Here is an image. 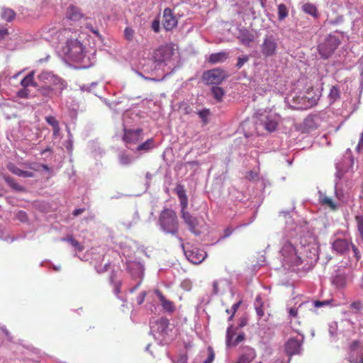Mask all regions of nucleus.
<instances>
[{"label":"nucleus","mask_w":363,"mask_h":363,"mask_svg":"<svg viewBox=\"0 0 363 363\" xmlns=\"http://www.w3.org/2000/svg\"><path fill=\"white\" fill-rule=\"evenodd\" d=\"M181 216L184 223L188 226L189 230L194 235H199L200 231L197 230L198 220L192 216L189 211L181 212Z\"/></svg>","instance_id":"11"},{"label":"nucleus","mask_w":363,"mask_h":363,"mask_svg":"<svg viewBox=\"0 0 363 363\" xmlns=\"http://www.w3.org/2000/svg\"><path fill=\"white\" fill-rule=\"evenodd\" d=\"M38 78L40 81H42L43 82H52L54 84H60V89H63L66 84H65V82L62 80L60 78L56 77L54 75H52L50 72H42L38 76Z\"/></svg>","instance_id":"17"},{"label":"nucleus","mask_w":363,"mask_h":363,"mask_svg":"<svg viewBox=\"0 0 363 363\" xmlns=\"http://www.w3.org/2000/svg\"><path fill=\"white\" fill-rule=\"evenodd\" d=\"M154 146V140L152 139H148L145 143L138 146V151H148L152 149Z\"/></svg>","instance_id":"35"},{"label":"nucleus","mask_w":363,"mask_h":363,"mask_svg":"<svg viewBox=\"0 0 363 363\" xmlns=\"http://www.w3.org/2000/svg\"><path fill=\"white\" fill-rule=\"evenodd\" d=\"M241 303H242V300L240 299L236 303L233 305V306L231 308L232 315L228 318L229 320H230L234 316L235 313H236L238 308H239V306H240Z\"/></svg>","instance_id":"50"},{"label":"nucleus","mask_w":363,"mask_h":363,"mask_svg":"<svg viewBox=\"0 0 363 363\" xmlns=\"http://www.w3.org/2000/svg\"><path fill=\"white\" fill-rule=\"evenodd\" d=\"M215 357V353L211 347H208L207 349V358L203 361V363H212Z\"/></svg>","instance_id":"39"},{"label":"nucleus","mask_w":363,"mask_h":363,"mask_svg":"<svg viewBox=\"0 0 363 363\" xmlns=\"http://www.w3.org/2000/svg\"><path fill=\"white\" fill-rule=\"evenodd\" d=\"M186 258L193 264H199L203 262L207 256L206 252L197 247H191V249H185L182 245Z\"/></svg>","instance_id":"10"},{"label":"nucleus","mask_w":363,"mask_h":363,"mask_svg":"<svg viewBox=\"0 0 363 363\" xmlns=\"http://www.w3.org/2000/svg\"><path fill=\"white\" fill-rule=\"evenodd\" d=\"M264 128L269 133L274 131L277 128V123L271 118H266L263 122Z\"/></svg>","instance_id":"32"},{"label":"nucleus","mask_w":363,"mask_h":363,"mask_svg":"<svg viewBox=\"0 0 363 363\" xmlns=\"http://www.w3.org/2000/svg\"><path fill=\"white\" fill-rule=\"evenodd\" d=\"M278 19L279 21H283L289 15V9L286 6L285 4H281L278 6Z\"/></svg>","instance_id":"33"},{"label":"nucleus","mask_w":363,"mask_h":363,"mask_svg":"<svg viewBox=\"0 0 363 363\" xmlns=\"http://www.w3.org/2000/svg\"><path fill=\"white\" fill-rule=\"evenodd\" d=\"M301 343L296 339L291 338L285 344V351L289 356L299 354Z\"/></svg>","instance_id":"15"},{"label":"nucleus","mask_w":363,"mask_h":363,"mask_svg":"<svg viewBox=\"0 0 363 363\" xmlns=\"http://www.w3.org/2000/svg\"><path fill=\"white\" fill-rule=\"evenodd\" d=\"M278 50L277 38L273 35H266L260 45V51L264 57L276 55Z\"/></svg>","instance_id":"7"},{"label":"nucleus","mask_w":363,"mask_h":363,"mask_svg":"<svg viewBox=\"0 0 363 363\" xmlns=\"http://www.w3.org/2000/svg\"><path fill=\"white\" fill-rule=\"evenodd\" d=\"M23 87L28 88L29 86L36 87L38 85L34 81V72H30L21 82Z\"/></svg>","instance_id":"28"},{"label":"nucleus","mask_w":363,"mask_h":363,"mask_svg":"<svg viewBox=\"0 0 363 363\" xmlns=\"http://www.w3.org/2000/svg\"><path fill=\"white\" fill-rule=\"evenodd\" d=\"M240 41L242 44L250 46V43H252L255 40L254 35L247 30H244L240 32V35L238 36Z\"/></svg>","instance_id":"24"},{"label":"nucleus","mask_w":363,"mask_h":363,"mask_svg":"<svg viewBox=\"0 0 363 363\" xmlns=\"http://www.w3.org/2000/svg\"><path fill=\"white\" fill-rule=\"evenodd\" d=\"M140 283H138L134 288H133L131 290H130V292L133 293L140 286Z\"/></svg>","instance_id":"60"},{"label":"nucleus","mask_w":363,"mask_h":363,"mask_svg":"<svg viewBox=\"0 0 363 363\" xmlns=\"http://www.w3.org/2000/svg\"><path fill=\"white\" fill-rule=\"evenodd\" d=\"M30 91L28 88L23 87L17 92V96L22 99H28L29 97Z\"/></svg>","instance_id":"40"},{"label":"nucleus","mask_w":363,"mask_h":363,"mask_svg":"<svg viewBox=\"0 0 363 363\" xmlns=\"http://www.w3.org/2000/svg\"><path fill=\"white\" fill-rule=\"evenodd\" d=\"M52 129H53V135L55 137H57V135H59L60 132V125H57V126L52 128Z\"/></svg>","instance_id":"57"},{"label":"nucleus","mask_w":363,"mask_h":363,"mask_svg":"<svg viewBox=\"0 0 363 363\" xmlns=\"http://www.w3.org/2000/svg\"><path fill=\"white\" fill-rule=\"evenodd\" d=\"M225 58H226L225 52H220L213 53V54L210 55L208 61V62H210L211 64H216V63L224 61L225 60Z\"/></svg>","instance_id":"30"},{"label":"nucleus","mask_w":363,"mask_h":363,"mask_svg":"<svg viewBox=\"0 0 363 363\" xmlns=\"http://www.w3.org/2000/svg\"><path fill=\"white\" fill-rule=\"evenodd\" d=\"M256 357L255 352L250 347L245 349V352L240 354L236 363H250Z\"/></svg>","instance_id":"22"},{"label":"nucleus","mask_w":363,"mask_h":363,"mask_svg":"<svg viewBox=\"0 0 363 363\" xmlns=\"http://www.w3.org/2000/svg\"><path fill=\"white\" fill-rule=\"evenodd\" d=\"M119 161L122 165H128L131 163L132 159L127 154L122 153L119 157Z\"/></svg>","instance_id":"38"},{"label":"nucleus","mask_w":363,"mask_h":363,"mask_svg":"<svg viewBox=\"0 0 363 363\" xmlns=\"http://www.w3.org/2000/svg\"><path fill=\"white\" fill-rule=\"evenodd\" d=\"M355 221L357 223V227L358 232L360 234L361 238L363 242V216H356Z\"/></svg>","instance_id":"37"},{"label":"nucleus","mask_w":363,"mask_h":363,"mask_svg":"<svg viewBox=\"0 0 363 363\" xmlns=\"http://www.w3.org/2000/svg\"><path fill=\"white\" fill-rule=\"evenodd\" d=\"M9 33V30L6 27L0 26V40L4 39Z\"/></svg>","instance_id":"51"},{"label":"nucleus","mask_w":363,"mask_h":363,"mask_svg":"<svg viewBox=\"0 0 363 363\" xmlns=\"http://www.w3.org/2000/svg\"><path fill=\"white\" fill-rule=\"evenodd\" d=\"M340 98V91L337 86H333L328 94V99L331 104Z\"/></svg>","instance_id":"31"},{"label":"nucleus","mask_w":363,"mask_h":363,"mask_svg":"<svg viewBox=\"0 0 363 363\" xmlns=\"http://www.w3.org/2000/svg\"><path fill=\"white\" fill-rule=\"evenodd\" d=\"M30 169H34V170H37V169H35L34 167H30Z\"/></svg>","instance_id":"64"},{"label":"nucleus","mask_w":363,"mask_h":363,"mask_svg":"<svg viewBox=\"0 0 363 363\" xmlns=\"http://www.w3.org/2000/svg\"><path fill=\"white\" fill-rule=\"evenodd\" d=\"M320 96L319 91L314 90L313 87L307 89L306 95L303 98L304 101H307V106L312 107L317 104Z\"/></svg>","instance_id":"14"},{"label":"nucleus","mask_w":363,"mask_h":363,"mask_svg":"<svg viewBox=\"0 0 363 363\" xmlns=\"http://www.w3.org/2000/svg\"><path fill=\"white\" fill-rule=\"evenodd\" d=\"M350 243L346 239H337L333 243V249L340 254L349 251Z\"/></svg>","instance_id":"19"},{"label":"nucleus","mask_w":363,"mask_h":363,"mask_svg":"<svg viewBox=\"0 0 363 363\" xmlns=\"http://www.w3.org/2000/svg\"><path fill=\"white\" fill-rule=\"evenodd\" d=\"M246 178L250 181H255L259 179V176L256 172L250 171L247 173Z\"/></svg>","instance_id":"45"},{"label":"nucleus","mask_w":363,"mask_h":363,"mask_svg":"<svg viewBox=\"0 0 363 363\" xmlns=\"http://www.w3.org/2000/svg\"><path fill=\"white\" fill-rule=\"evenodd\" d=\"M289 313L291 317L296 318L298 315V310L295 308H291L289 310Z\"/></svg>","instance_id":"55"},{"label":"nucleus","mask_w":363,"mask_h":363,"mask_svg":"<svg viewBox=\"0 0 363 363\" xmlns=\"http://www.w3.org/2000/svg\"><path fill=\"white\" fill-rule=\"evenodd\" d=\"M362 149H363V133H361L358 145L356 147V150H357V152H360Z\"/></svg>","instance_id":"53"},{"label":"nucleus","mask_w":363,"mask_h":363,"mask_svg":"<svg viewBox=\"0 0 363 363\" xmlns=\"http://www.w3.org/2000/svg\"><path fill=\"white\" fill-rule=\"evenodd\" d=\"M347 359L350 363H363V342L355 340L350 343Z\"/></svg>","instance_id":"5"},{"label":"nucleus","mask_w":363,"mask_h":363,"mask_svg":"<svg viewBox=\"0 0 363 363\" xmlns=\"http://www.w3.org/2000/svg\"><path fill=\"white\" fill-rule=\"evenodd\" d=\"M174 54V49L170 45H164L156 49L152 55L154 61L158 64L169 62Z\"/></svg>","instance_id":"8"},{"label":"nucleus","mask_w":363,"mask_h":363,"mask_svg":"<svg viewBox=\"0 0 363 363\" xmlns=\"http://www.w3.org/2000/svg\"><path fill=\"white\" fill-rule=\"evenodd\" d=\"M225 78V72L220 69H213L204 72L202 79L207 84H218Z\"/></svg>","instance_id":"9"},{"label":"nucleus","mask_w":363,"mask_h":363,"mask_svg":"<svg viewBox=\"0 0 363 363\" xmlns=\"http://www.w3.org/2000/svg\"><path fill=\"white\" fill-rule=\"evenodd\" d=\"M255 309H256V312H257V315H258L259 317L263 316V315H264V311H263V310H262V306H256Z\"/></svg>","instance_id":"56"},{"label":"nucleus","mask_w":363,"mask_h":363,"mask_svg":"<svg viewBox=\"0 0 363 363\" xmlns=\"http://www.w3.org/2000/svg\"><path fill=\"white\" fill-rule=\"evenodd\" d=\"M83 18V14L82 13L80 9L73 6L70 5L66 12V18L67 20L73 21H77Z\"/></svg>","instance_id":"20"},{"label":"nucleus","mask_w":363,"mask_h":363,"mask_svg":"<svg viewBox=\"0 0 363 363\" xmlns=\"http://www.w3.org/2000/svg\"><path fill=\"white\" fill-rule=\"evenodd\" d=\"M340 41L335 35H329L325 40L318 45V50L319 54L324 59L328 58L340 45Z\"/></svg>","instance_id":"3"},{"label":"nucleus","mask_w":363,"mask_h":363,"mask_svg":"<svg viewBox=\"0 0 363 363\" xmlns=\"http://www.w3.org/2000/svg\"><path fill=\"white\" fill-rule=\"evenodd\" d=\"M16 218L18 220H19L21 222H26L28 218L26 213L23 211H19L16 213Z\"/></svg>","instance_id":"47"},{"label":"nucleus","mask_w":363,"mask_h":363,"mask_svg":"<svg viewBox=\"0 0 363 363\" xmlns=\"http://www.w3.org/2000/svg\"><path fill=\"white\" fill-rule=\"evenodd\" d=\"M318 201L321 205L327 206L332 210H335L337 208L333 199L320 191L318 192Z\"/></svg>","instance_id":"25"},{"label":"nucleus","mask_w":363,"mask_h":363,"mask_svg":"<svg viewBox=\"0 0 363 363\" xmlns=\"http://www.w3.org/2000/svg\"><path fill=\"white\" fill-rule=\"evenodd\" d=\"M7 169L12 174L24 178H30L34 177V173L30 171H25L19 169L13 162H9L6 164Z\"/></svg>","instance_id":"18"},{"label":"nucleus","mask_w":363,"mask_h":363,"mask_svg":"<svg viewBox=\"0 0 363 363\" xmlns=\"http://www.w3.org/2000/svg\"><path fill=\"white\" fill-rule=\"evenodd\" d=\"M249 60V57L245 55L242 57H238V62L236 65V67L240 69L241 68L243 65L247 62Z\"/></svg>","instance_id":"48"},{"label":"nucleus","mask_w":363,"mask_h":363,"mask_svg":"<svg viewBox=\"0 0 363 363\" xmlns=\"http://www.w3.org/2000/svg\"><path fill=\"white\" fill-rule=\"evenodd\" d=\"M119 292H120L119 289H118V288H116V294H118Z\"/></svg>","instance_id":"62"},{"label":"nucleus","mask_w":363,"mask_h":363,"mask_svg":"<svg viewBox=\"0 0 363 363\" xmlns=\"http://www.w3.org/2000/svg\"><path fill=\"white\" fill-rule=\"evenodd\" d=\"M199 116L203 121L204 123H207V118L210 115V111L208 109H203L199 112Z\"/></svg>","instance_id":"43"},{"label":"nucleus","mask_w":363,"mask_h":363,"mask_svg":"<svg viewBox=\"0 0 363 363\" xmlns=\"http://www.w3.org/2000/svg\"><path fill=\"white\" fill-rule=\"evenodd\" d=\"M213 292L215 294H217L218 293V281H214L213 284Z\"/></svg>","instance_id":"59"},{"label":"nucleus","mask_w":363,"mask_h":363,"mask_svg":"<svg viewBox=\"0 0 363 363\" xmlns=\"http://www.w3.org/2000/svg\"><path fill=\"white\" fill-rule=\"evenodd\" d=\"M155 294L157 296L164 310L169 313H172L175 310L174 303L167 300L160 290H156Z\"/></svg>","instance_id":"21"},{"label":"nucleus","mask_w":363,"mask_h":363,"mask_svg":"<svg viewBox=\"0 0 363 363\" xmlns=\"http://www.w3.org/2000/svg\"><path fill=\"white\" fill-rule=\"evenodd\" d=\"M146 296H147L146 291H142L141 293H140V294L136 298L137 304L141 305L144 302Z\"/></svg>","instance_id":"49"},{"label":"nucleus","mask_w":363,"mask_h":363,"mask_svg":"<svg viewBox=\"0 0 363 363\" xmlns=\"http://www.w3.org/2000/svg\"><path fill=\"white\" fill-rule=\"evenodd\" d=\"M1 18L4 21L11 22L16 18V13L11 9L3 8L1 11Z\"/></svg>","instance_id":"27"},{"label":"nucleus","mask_w":363,"mask_h":363,"mask_svg":"<svg viewBox=\"0 0 363 363\" xmlns=\"http://www.w3.org/2000/svg\"><path fill=\"white\" fill-rule=\"evenodd\" d=\"M2 178L5 181V182L14 191L18 192H24L26 191V189L24 186L20 185L16 180L11 177V176L3 174Z\"/></svg>","instance_id":"23"},{"label":"nucleus","mask_w":363,"mask_h":363,"mask_svg":"<svg viewBox=\"0 0 363 363\" xmlns=\"http://www.w3.org/2000/svg\"><path fill=\"white\" fill-rule=\"evenodd\" d=\"M57 35L59 42L65 43L62 48L64 53L74 61L80 60L83 57L84 47L78 40L77 32L69 28H62Z\"/></svg>","instance_id":"1"},{"label":"nucleus","mask_w":363,"mask_h":363,"mask_svg":"<svg viewBox=\"0 0 363 363\" xmlns=\"http://www.w3.org/2000/svg\"><path fill=\"white\" fill-rule=\"evenodd\" d=\"M84 208H78V209H75L74 211H73V216H77L79 215H80L81 213H82L84 212Z\"/></svg>","instance_id":"58"},{"label":"nucleus","mask_w":363,"mask_h":363,"mask_svg":"<svg viewBox=\"0 0 363 363\" xmlns=\"http://www.w3.org/2000/svg\"><path fill=\"white\" fill-rule=\"evenodd\" d=\"M157 330L160 334L167 333V328L169 326V320L167 318H161L158 319L155 323Z\"/></svg>","instance_id":"26"},{"label":"nucleus","mask_w":363,"mask_h":363,"mask_svg":"<svg viewBox=\"0 0 363 363\" xmlns=\"http://www.w3.org/2000/svg\"><path fill=\"white\" fill-rule=\"evenodd\" d=\"M134 31L130 28H126L124 30V36L126 40H132L133 38Z\"/></svg>","instance_id":"44"},{"label":"nucleus","mask_w":363,"mask_h":363,"mask_svg":"<svg viewBox=\"0 0 363 363\" xmlns=\"http://www.w3.org/2000/svg\"><path fill=\"white\" fill-rule=\"evenodd\" d=\"M46 122L50 125L52 128L57 126L59 125L58 121L55 118V116H48L45 117Z\"/></svg>","instance_id":"42"},{"label":"nucleus","mask_w":363,"mask_h":363,"mask_svg":"<svg viewBox=\"0 0 363 363\" xmlns=\"http://www.w3.org/2000/svg\"><path fill=\"white\" fill-rule=\"evenodd\" d=\"M247 325V318L240 319L238 326L228 328V346L236 345L245 340V333L239 330Z\"/></svg>","instance_id":"6"},{"label":"nucleus","mask_w":363,"mask_h":363,"mask_svg":"<svg viewBox=\"0 0 363 363\" xmlns=\"http://www.w3.org/2000/svg\"><path fill=\"white\" fill-rule=\"evenodd\" d=\"M259 300H260V298L259 297H257V298H256L257 303H258L259 301Z\"/></svg>","instance_id":"63"},{"label":"nucleus","mask_w":363,"mask_h":363,"mask_svg":"<svg viewBox=\"0 0 363 363\" xmlns=\"http://www.w3.org/2000/svg\"><path fill=\"white\" fill-rule=\"evenodd\" d=\"M350 245L352 246V251H353V252L354 254V257L357 258V259H359V257H360L359 250L353 244L351 243Z\"/></svg>","instance_id":"54"},{"label":"nucleus","mask_w":363,"mask_h":363,"mask_svg":"<svg viewBox=\"0 0 363 363\" xmlns=\"http://www.w3.org/2000/svg\"><path fill=\"white\" fill-rule=\"evenodd\" d=\"M331 303L330 300H326V301H314L313 304L315 308H320L325 306L330 305Z\"/></svg>","instance_id":"46"},{"label":"nucleus","mask_w":363,"mask_h":363,"mask_svg":"<svg viewBox=\"0 0 363 363\" xmlns=\"http://www.w3.org/2000/svg\"><path fill=\"white\" fill-rule=\"evenodd\" d=\"M162 25L167 30H172L177 25V21L169 8L164 10Z\"/></svg>","instance_id":"13"},{"label":"nucleus","mask_w":363,"mask_h":363,"mask_svg":"<svg viewBox=\"0 0 363 363\" xmlns=\"http://www.w3.org/2000/svg\"><path fill=\"white\" fill-rule=\"evenodd\" d=\"M302 10L307 14L313 17H318V12L316 6L311 3H306L302 6Z\"/></svg>","instance_id":"29"},{"label":"nucleus","mask_w":363,"mask_h":363,"mask_svg":"<svg viewBox=\"0 0 363 363\" xmlns=\"http://www.w3.org/2000/svg\"><path fill=\"white\" fill-rule=\"evenodd\" d=\"M174 191L180 201V206L182 208L181 212L186 211L188 207V198L184 186L178 184Z\"/></svg>","instance_id":"16"},{"label":"nucleus","mask_w":363,"mask_h":363,"mask_svg":"<svg viewBox=\"0 0 363 363\" xmlns=\"http://www.w3.org/2000/svg\"><path fill=\"white\" fill-rule=\"evenodd\" d=\"M63 240L69 242L79 252H82L84 249V246L72 236H68L67 238H64Z\"/></svg>","instance_id":"34"},{"label":"nucleus","mask_w":363,"mask_h":363,"mask_svg":"<svg viewBox=\"0 0 363 363\" xmlns=\"http://www.w3.org/2000/svg\"><path fill=\"white\" fill-rule=\"evenodd\" d=\"M159 223L166 233L176 235L179 230V223L177 220V216L172 209H164L159 216Z\"/></svg>","instance_id":"2"},{"label":"nucleus","mask_w":363,"mask_h":363,"mask_svg":"<svg viewBox=\"0 0 363 363\" xmlns=\"http://www.w3.org/2000/svg\"><path fill=\"white\" fill-rule=\"evenodd\" d=\"M152 29L155 32L160 31V21L158 20H154L152 23Z\"/></svg>","instance_id":"52"},{"label":"nucleus","mask_w":363,"mask_h":363,"mask_svg":"<svg viewBox=\"0 0 363 363\" xmlns=\"http://www.w3.org/2000/svg\"><path fill=\"white\" fill-rule=\"evenodd\" d=\"M212 94L214 96V98L218 101H220L222 99V97L224 95V91L220 87L214 86L211 88Z\"/></svg>","instance_id":"36"},{"label":"nucleus","mask_w":363,"mask_h":363,"mask_svg":"<svg viewBox=\"0 0 363 363\" xmlns=\"http://www.w3.org/2000/svg\"><path fill=\"white\" fill-rule=\"evenodd\" d=\"M362 308L363 304L360 301H354L350 305V308L354 310L356 312L361 311Z\"/></svg>","instance_id":"41"},{"label":"nucleus","mask_w":363,"mask_h":363,"mask_svg":"<svg viewBox=\"0 0 363 363\" xmlns=\"http://www.w3.org/2000/svg\"><path fill=\"white\" fill-rule=\"evenodd\" d=\"M91 31H92L94 33L96 34V35H98V34H99V33H98L96 30H94L91 29Z\"/></svg>","instance_id":"61"},{"label":"nucleus","mask_w":363,"mask_h":363,"mask_svg":"<svg viewBox=\"0 0 363 363\" xmlns=\"http://www.w3.org/2000/svg\"><path fill=\"white\" fill-rule=\"evenodd\" d=\"M281 253L284 257L286 262L291 264L293 266H299L302 264L303 261L298 253L295 247L289 242H286L281 250Z\"/></svg>","instance_id":"4"},{"label":"nucleus","mask_w":363,"mask_h":363,"mask_svg":"<svg viewBox=\"0 0 363 363\" xmlns=\"http://www.w3.org/2000/svg\"><path fill=\"white\" fill-rule=\"evenodd\" d=\"M142 129L137 130H124L123 140L127 144H135L142 140Z\"/></svg>","instance_id":"12"}]
</instances>
